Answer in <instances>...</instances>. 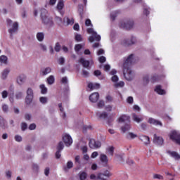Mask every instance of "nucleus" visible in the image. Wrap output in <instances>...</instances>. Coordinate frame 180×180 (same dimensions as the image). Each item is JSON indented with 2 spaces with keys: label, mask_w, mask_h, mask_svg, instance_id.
Returning <instances> with one entry per match:
<instances>
[{
  "label": "nucleus",
  "mask_w": 180,
  "mask_h": 180,
  "mask_svg": "<svg viewBox=\"0 0 180 180\" xmlns=\"http://www.w3.org/2000/svg\"><path fill=\"white\" fill-rule=\"evenodd\" d=\"M41 20L43 25L48 26V27H51L54 22H53V18L49 16V13L47 10L42 8L41 9Z\"/></svg>",
  "instance_id": "1"
},
{
  "label": "nucleus",
  "mask_w": 180,
  "mask_h": 180,
  "mask_svg": "<svg viewBox=\"0 0 180 180\" xmlns=\"http://www.w3.org/2000/svg\"><path fill=\"white\" fill-rule=\"evenodd\" d=\"M134 26V21L131 19L124 20L119 23V27L125 30H130Z\"/></svg>",
  "instance_id": "2"
},
{
  "label": "nucleus",
  "mask_w": 180,
  "mask_h": 180,
  "mask_svg": "<svg viewBox=\"0 0 180 180\" xmlns=\"http://www.w3.org/2000/svg\"><path fill=\"white\" fill-rule=\"evenodd\" d=\"M87 33H89V34H91V36L89 37V41H90V43H94V41H101V35L98 34L94 29H87Z\"/></svg>",
  "instance_id": "3"
},
{
  "label": "nucleus",
  "mask_w": 180,
  "mask_h": 180,
  "mask_svg": "<svg viewBox=\"0 0 180 180\" xmlns=\"http://www.w3.org/2000/svg\"><path fill=\"white\" fill-rule=\"evenodd\" d=\"M123 75L127 81H133L134 78V72L130 67H123Z\"/></svg>",
  "instance_id": "4"
},
{
  "label": "nucleus",
  "mask_w": 180,
  "mask_h": 180,
  "mask_svg": "<svg viewBox=\"0 0 180 180\" xmlns=\"http://www.w3.org/2000/svg\"><path fill=\"white\" fill-rule=\"evenodd\" d=\"M26 97H25V105L29 106L33 102V98H34V93H33V89L29 87L27 89L26 91Z\"/></svg>",
  "instance_id": "5"
},
{
  "label": "nucleus",
  "mask_w": 180,
  "mask_h": 180,
  "mask_svg": "<svg viewBox=\"0 0 180 180\" xmlns=\"http://www.w3.org/2000/svg\"><path fill=\"white\" fill-rule=\"evenodd\" d=\"M19 29V23L14 22L11 28L8 29V33L10 34V39H13V34L18 32Z\"/></svg>",
  "instance_id": "6"
},
{
  "label": "nucleus",
  "mask_w": 180,
  "mask_h": 180,
  "mask_svg": "<svg viewBox=\"0 0 180 180\" xmlns=\"http://www.w3.org/2000/svg\"><path fill=\"white\" fill-rule=\"evenodd\" d=\"M136 38H134V37H132L131 39H123L121 44L125 47H129V46H133V44H136Z\"/></svg>",
  "instance_id": "7"
},
{
  "label": "nucleus",
  "mask_w": 180,
  "mask_h": 180,
  "mask_svg": "<svg viewBox=\"0 0 180 180\" xmlns=\"http://www.w3.org/2000/svg\"><path fill=\"white\" fill-rule=\"evenodd\" d=\"M134 61V54L129 55L127 58L124 60L123 67H130Z\"/></svg>",
  "instance_id": "8"
},
{
  "label": "nucleus",
  "mask_w": 180,
  "mask_h": 180,
  "mask_svg": "<svg viewBox=\"0 0 180 180\" xmlns=\"http://www.w3.org/2000/svg\"><path fill=\"white\" fill-rule=\"evenodd\" d=\"M89 146L90 148H101L102 143L99 141H96L95 139H90L89 142Z\"/></svg>",
  "instance_id": "9"
},
{
  "label": "nucleus",
  "mask_w": 180,
  "mask_h": 180,
  "mask_svg": "<svg viewBox=\"0 0 180 180\" xmlns=\"http://www.w3.org/2000/svg\"><path fill=\"white\" fill-rule=\"evenodd\" d=\"M63 141L65 143L66 147H70L72 144V138L69 134H65L63 136Z\"/></svg>",
  "instance_id": "10"
},
{
  "label": "nucleus",
  "mask_w": 180,
  "mask_h": 180,
  "mask_svg": "<svg viewBox=\"0 0 180 180\" xmlns=\"http://www.w3.org/2000/svg\"><path fill=\"white\" fill-rule=\"evenodd\" d=\"M119 123L130 124V116L127 115H122L118 119Z\"/></svg>",
  "instance_id": "11"
},
{
  "label": "nucleus",
  "mask_w": 180,
  "mask_h": 180,
  "mask_svg": "<svg viewBox=\"0 0 180 180\" xmlns=\"http://www.w3.org/2000/svg\"><path fill=\"white\" fill-rule=\"evenodd\" d=\"M154 144H157L158 146H162L164 144V139L162 137L157 136V134H154L153 138Z\"/></svg>",
  "instance_id": "12"
},
{
  "label": "nucleus",
  "mask_w": 180,
  "mask_h": 180,
  "mask_svg": "<svg viewBox=\"0 0 180 180\" xmlns=\"http://www.w3.org/2000/svg\"><path fill=\"white\" fill-rule=\"evenodd\" d=\"M98 179L101 180H109V178H110V174L109 172H105L103 173H98L97 175Z\"/></svg>",
  "instance_id": "13"
},
{
  "label": "nucleus",
  "mask_w": 180,
  "mask_h": 180,
  "mask_svg": "<svg viewBox=\"0 0 180 180\" xmlns=\"http://www.w3.org/2000/svg\"><path fill=\"white\" fill-rule=\"evenodd\" d=\"M50 72H51V68L50 67L43 68L41 69L39 72V75L41 77H46V75H48V74H50Z\"/></svg>",
  "instance_id": "14"
},
{
  "label": "nucleus",
  "mask_w": 180,
  "mask_h": 180,
  "mask_svg": "<svg viewBox=\"0 0 180 180\" xmlns=\"http://www.w3.org/2000/svg\"><path fill=\"white\" fill-rule=\"evenodd\" d=\"M89 99L90 101L92 102V103H96V102H98V101L99 100V93H93L91 95L89 96Z\"/></svg>",
  "instance_id": "15"
},
{
  "label": "nucleus",
  "mask_w": 180,
  "mask_h": 180,
  "mask_svg": "<svg viewBox=\"0 0 180 180\" xmlns=\"http://www.w3.org/2000/svg\"><path fill=\"white\" fill-rule=\"evenodd\" d=\"M26 79H27L26 75H20L16 79V82L19 85H23V84L26 82Z\"/></svg>",
  "instance_id": "16"
},
{
  "label": "nucleus",
  "mask_w": 180,
  "mask_h": 180,
  "mask_svg": "<svg viewBox=\"0 0 180 180\" xmlns=\"http://www.w3.org/2000/svg\"><path fill=\"white\" fill-rule=\"evenodd\" d=\"M0 127L3 129V130H6V129H8V122L4 117L0 115Z\"/></svg>",
  "instance_id": "17"
},
{
  "label": "nucleus",
  "mask_w": 180,
  "mask_h": 180,
  "mask_svg": "<svg viewBox=\"0 0 180 180\" xmlns=\"http://www.w3.org/2000/svg\"><path fill=\"white\" fill-rule=\"evenodd\" d=\"M148 123H149V124H153L154 126H162V123L160 121L153 117L148 118Z\"/></svg>",
  "instance_id": "18"
},
{
  "label": "nucleus",
  "mask_w": 180,
  "mask_h": 180,
  "mask_svg": "<svg viewBox=\"0 0 180 180\" xmlns=\"http://www.w3.org/2000/svg\"><path fill=\"white\" fill-rule=\"evenodd\" d=\"M130 129H131V125H130L129 123H126L120 127V130L123 134L129 131Z\"/></svg>",
  "instance_id": "19"
},
{
  "label": "nucleus",
  "mask_w": 180,
  "mask_h": 180,
  "mask_svg": "<svg viewBox=\"0 0 180 180\" xmlns=\"http://www.w3.org/2000/svg\"><path fill=\"white\" fill-rule=\"evenodd\" d=\"M139 139L143 144H145V146H148V144H150V137L147 136L141 135L139 136Z\"/></svg>",
  "instance_id": "20"
},
{
  "label": "nucleus",
  "mask_w": 180,
  "mask_h": 180,
  "mask_svg": "<svg viewBox=\"0 0 180 180\" xmlns=\"http://www.w3.org/2000/svg\"><path fill=\"white\" fill-rule=\"evenodd\" d=\"M167 154H169L172 158H174L176 161L180 160V155L179 153L175 152V151H171L168 150Z\"/></svg>",
  "instance_id": "21"
},
{
  "label": "nucleus",
  "mask_w": 180,
  "mask_h": 180,
  "mask_svg": "<svg viewBox=\"0 0 180 180\" xmlns=\"http://www.w3.org/2000/svg\"><path fill=\"white\" fill-rule=\"evenodd\" d=\"M78 63H80V64L83 65L84 68H88L89 67V61L85 60L84 58H80V59L78 60Z\"/></svg>",
  "instance_id": "22"
},
{
  "label": "nucleus",
  "mask_w": 180,
  "mask_h": 180,
  "mask_svg": "<svg viewBox=\"0 0 180 180\" xmlns=\"http://www.w3.org/2000/svg\"><path fill=\"white\" fill-rule=\"evenodd\" d=\"M9 72H11V69L6 68L1 72V79H6L8 78V75H9Z\"/></svg>",
  "instance_id": "23"
},
{
  "label": "nucleus",
  "mask_w": 180,
  "mask_h": 180,
  "mask_svg": "<svg viewBox=\"0 0 180 180\" xmlns=\"http://www.w3.org/2000/svg\"><path fill=\"white\" fill-rule=\"evenodd\" d=\"M88 88L91 90L99 89V88H101V84H99L98 83H89Z\"/></svg>",
  "instance_id": "24"
},
{
  "label": "nucleus",
  "mask_w": 180,
  "mask_h": 180,
  "mask_svg": "<svg viewBox=\"0 0 180 180\" xmlns=\"http://www.w3.org/2000/svg\"><path fill=\"white\" fill-rule=\"evenodd\" d=\"M155 92H157L159 95H165L166 94L165 90L162 89L160 85L156 86Z\"/></svg>",
  "instance_id": "25"
},
{
  "label": "nucleus",
  "mask_w": 180,
  "mask_h": 180,
  "mask_svg": "<svg viewBox=\"0 0 180 180\" xmlns=\"http://www.w3.org/2000/svg\"><path fill=\"white\" fill-rule=\"evenodd\" d=\"M54 81H56V79L54 78V76L51 75L46 79V82L49 85H53L54 84Z\"/></svg>",
  "instance_id": "26"
},
{
  "label": "nucleus",
  "mask_w": 180,
  "mask_h": 180,
  "mask_svg": "<svg viewBox=\"0 0 180 180\" xmlns=\"http://www.w3.org/2000/svg\"><path fill=\"white\" fill-rule=\"evenodd\" d=\"M78 12L80 15V18L81 19H83V15H84V6H82V4H79L78 6Z\"/></svg>",
  "instance_id": "27"
},
{
  "label": "nucleus",
  "mask_w": 180,
  "mask_h": 180,
  "mask_svg": "<svg viewBox=\"0 0 180 180\" xmlns=\"http://www.w3.org/2000/svg\"><path fill=\"white\" fill-rule=\"evenodd\" d=\"M120 12L119 11H112L111 13H110V19L111 20H116V18H117V15H119Z\"/></svg>",
  "instance_id": "28"
},
{
  "label": "nucleus",
  "mask_w": 180,
  "mask_h": 180,
  "mask_svg": "<svg viewBox=\"0 0 180 180\" xmlns=\"http://www.w3.org/2000/svg\"><path fill=\"white\" fill-rule=\"evenodd\" d=\"M37 39L38 41H43V40H44V33L38 32L37 34Z\"/></svg>",
  "instance_id": "29"
},
{
  "label": "nucleus",
  "mask_w": 180,
  "mask_h": 180,
  "mask_svg": "<svg viewBox=\"0 0 180 180\" xmlns=\"http://www.w3.org/2000/svg\"><path fill=\"white\" fill-rule=\"evenodd\" d=\"M132 120H134V122H136V123H140L143 121V119L139 118L137 115L134 113L132 114Z\"/></svg>",
  "instance_id": "30"
},
{
  "label": "nucleus",
  "mask_w": 180,
  "mask_h": 180,
  "mask_svg": "<svg viewBox=\"0 0 180 180\" xmlns=\"http://www.w3.org/2000/svg\"><path fill=\"white\" fill-rule=\"evenodd\" d=\"M0 63H1V64H8V57H6V56H0Z\"/></svg>",
  "instance_id": "31"
},
{
  "label": "nucleus",
  "mask_w": 180,
  "mask_h": 180,
  "mask_svg": "<svg viewBox=\"0 0 180 180\" xmlns=\"http://www.w3.org/2000/svg\"><path fill=\"white\" fill-rule=\"evenodd\" d=\"M1 109L4 113H8L9 112V105L8 104H2Z\"/></svg>",
  "instance_id": "32"
},
{
  "label": "nucleus",
  "mask_w": 180,
  "mask_h": 180,
  "mask_svg": "<svg viewBox=\"0 0 180 180\" xmlns=\"http://www.w3.org/2000/svg\"><path fill=\"white\" fill-rule=\"evenodd\" d=\"M148 82H150V77L148 75H146L143 77V84L144 86H146L148 84Z\"/></svg>",
  "instance_id": "33"
},
{
  "label": "nucleus",
  "mask_w": 180,
  "mask_h": 180,
  "mask_svg": "<svg viewBox=\"0 0 180 180\" xmlns=\"http://www.w3.org/2000/svg\"><path fill=\"white\" fill-rule=\"evenodd\" d=\"M39 88L41 89V94H43L44 95H46L47 94V87L44 84H41L39 86Z\"/></svg>",
  "instance_id": "34"
},
{
  "label": "nucleus",
  "mask_w": 180,
  "mask_h": 180,
  "mask_svg": "<svg viewBox=\"0 0 180 180\" xmlns=\"http://www.w3.org/2000/svg\"><path fill=\"white\" fill-rule=\"evenodd\" d=\"M79 176L80 180H86L87 174L85 172H81L79 173Z\"/></svg>",
  "instance_id": "35"
},
{
  "label": "nucleus",
  "mask_w": 180,
  "mask_h": 180,
  "mask_svg": "<svg viewBox=\"0 0 180 180\" xmlns=\"http://www.w3.org/2000/svg\"><path fill=\"white\" fill-rule=\"evenodd\" d=\"M74 166V163H72V162L69 161L68 162L66 167H64V170L67 171V169H71V168H72V167Z\"/></svg>",
  "instance_id": "36"
},
{
  "label": "nucleus",
  "mask_w": 180,
  "mask_h": 180,
  "mask_svg": "<svg viewBox=\"0 0 180 180\" xmlns=\"http://www.w3.org/2000/svg\"><path fill=\"white\" fill-rule=\"evenodd\" d=\"M40 169V167L38 166L37 164L32 165V170L35 174H38L39 171Z\"/></svg>",
  "instance_id": "37"
},
{
  "label": "nucleus",
  "mask_w": 180,
  "mask_h": 180,
  "mask_svg": "<svg viewBox=\"0 0 180 180\" xmlns=\"http://www.w3.org/2000/svg\"><path fill=\"white\" fill-rule=\"evenodd\" d=\"M63 8H64V1L63 0H60L58 3L57 8L59 11H61V9H63Z\"/></svg>",
  "instance_id": "38"
},
{
  "label": "nucleus",
  "mask_w": 180,
  "mask_h": 180,
  "mask_svg": "<svg viewBox=\"0 0 180 180\" xmlns=\"http://www.w3.org/2000/svg\"><path fill=\"white\" fill-rule=\"evenodd\" d=\"M39 102L42 103V105H46V103L49 102V98L47 97H41L39 98Z\"/></svg>",
  "instance_id": "39"
},
{
  "label": "nucleus",
  "mask_w": 180,
  "mask_h": 180,
  "mask_svg": "<svg viewBox=\"0 0 180 180\" xmlns=\"http://www.w3.org/2000/svg\"><path fill=\"white\" fill-rule=\"evenodd\" d=\"M5 175H6V178H7V179H12V171H11V170L6 171Z\"/></svg>",
  "instance_id": "40"
},
{
  "label": "nucleus",
  "mask_w": 180,
  "mask_h": 180,
  "mask_svg": "<svg viewBox=\"0 0 180 180\" xmlns=\"http://www.w3.org/2000/svg\"><path fill=\"white\" fill-rule=\"evenodd\" d=\"M23 98V92L22 91H17L15 93V98L16 99H22Z\"/></svg>",
  "instance_id": "41"
},
{
  "label": "nucleus",
  "mask_w": 180,
  "mask_h": 180,
  "mask_svg": "<svg viewBox=\"0 0 180 180\" xmlns=\"http://www.w3.org/2000/svg\"><path fill=\"white\" fill-rule=\"evenodd\" d=\"M96 115L98 116L100 119H106V117H108V113L106 112H102L101 114L97 113Z\"/></svg>",
  "instance_id": "42"
},
{
  "label": "nucleus",
  "mask_w": 180,
  "mask_h": 180,
  "mask_svg": "<svg viewBox=\"0 0 180 180\" xmlns=\"http://www.w3.org/2000/svg\"><path fill=\"white\" fill-rule=\"evenodd\" d=\"M115 88H123V86H124V82L121 81V82H119L118 83H115Z\"/></svg>",
  "instance_id": "43"
},
{
  "label": "nucleus",
  "mask_w": 180,
  "mask_h": 180,
  "mask_svg": "<svg viewBox=\"0 0 180 180\" xmlns=\"http://www.w3.org/2000/svg\"><path fill=\"white\" fill-rule=\"evenodd\" d=\"M153 179L164 180V176L161 174H153Z\"/></svg>",
  "instance_id": "44"
},
{
  "label": "nucleus",
  "mask_w": 180,
  "mask_h": 180,
  "mask_svg": "<svg viewBox=\"0 0 180 180\" xmlns=\"http://www.w3.org/2000/svg\"><path fill=\"white\" fill-rule=\"evenodd\" d=\"M107 151H108V154H110V155H111V157H113V153H115V148H113L112 146L109 147L107 149Z\"/></svg>",
  "instance_id": "45"
},
{
  "label": "nucleus",
  "mask_w": 180,
  "mask_h": 180,
  "mask_svg": "<svg viewBox=\"0 0 180 180\" xmlns=\"http://www.w3.org/2000/svg\"><path fill=\"white\" fill-rule=\"evenodd\" d=\"M100 160L102 162H108V156L105 155L101 154L100 157Z\"/></svg>",
  "instance_id": "46"
},
{
  "label": "nucleus",
  "mask_w": 180,
  "mask_h": 180,
  "mask_svg": "<svg viewBox=\"0 0 180 180\" xmlns=\"http://www.w3.org/2000/svg\"><path fill=\"white\" fill-rule=\"evenodd\" d=\"M63 148H64V143L62 141L59 142L57 146L58 151H61L62 150H63Z\"/></svg>",
  "instance_id": "47"
},
{
  "label": "nucleus",
  "mask_w": 180,
  "mask_h": 180,
  "mask_svg": "<svg viewBox=\"0 0 180 180\" xmlns=\"http://www.w3.org/2000/svg\"><path fill=\"white\" fill-rule=\"evenodd\" d=\"M65 20L67 22V25H71L74 23V18H65Z\"/></svg>",
  "instance_id": "48"
},
{
  "label": "nucleus",
  "mask_w": 180,
  "mask_h": 180,
  "mask_svg": "<svg viewBox=\"0 0 180 180\" xmlns=\"http://www.w3.org/2000/svg\"><path fill=\"white\" fill-rule=\"evenodd\" d=\"M55 51H56V53H58L60 51V50H61V46L60 45V43L57 42L55 45Z\"/></svg>",
  "instance_id": "49"
},
{
  "label": "nucleus",
  "mask_w": 180,
  "mask_h": 180,
  "mask_svg": "<svg viewBox=\"0 0 180 180\" xmlns=\"http://www.w3.org/2000/svg\"><path fill=\"white\" fill-rule=\"evenodd\" d=\"M21 130L22 131H25V130H27V124L26 122L21 123Z\"/></svg>",
  "instance_id": "50"
},
{
  "label": "nucleus",
  "mask_w": 180,
  "mask_h": 180,
  "mask_svg": "<svg viewBox=\"0 0 180 180\" xmlns=\"http://www.w3.org/2000/svg\"><path fill=\"white\" fill-rule=\"evenodd\" d=\"M25 120H27L28 122H30L32 120V114L26 113L24 116Z\"/></svg>",
  "instance_id": "51"
},
{
  "label": "nucleus",
  "mask_w": 180,
  "mask_h": 180,
  "mask_svg": "<svg viewBox=\"0 0 180 180\" xmlns=\"http://www.w3.org/2000/svg\"><path fill=\"white\" fill-rule=\"evenodd\" d=\"M65 63V59L64 58V57H60L58 58V63L60 65H64Z\"/></svg>",
  "instance_id": "52"
},
{
  "label": "nucleus",
  "mask_w": 180,
  "mask_h": 180,
  "mask_svg": "<svg viewBox=\"0 0 180 180\" xmlns=\"http://www.w3.org/2000/svg\"><path fill=\"white\" fill-rule=\"evenodd\" d=\"M75 40L76 41H82V36L79 34H77L75 35Z\"/></svg>",
  "instance_id": "53"
},
{
  "label": "nucleus",
  "mask_w": 180,
  "mask_h": 180,
  "mask_svg": "<svg viewBox=\"0 0 180 180\" xmlns=\"http://www.w3.org/2000/svg\"><path fill=\"white\" fill-rule=\"evenodd\" d=\"M39 47L41 50H42V51H44V52L47 51V46L44 44H40Z\"/></svg>",
  "instance_id": "54"
},
{
  "label": "nucleus",
  "mask_w": 180,
  "mask_h": 180,
  "mask_svg": "<svg viewBox=\"0 0 180 180\" xmlns=\"http://www.w3.org/2000/svg\"><path fill=\"white\" fill-rule=\"evenodd\" d=\"M82 75H83V77H84V78H88V77H89V72H88L85 70H83Z\"/></svg>",
  "instance_id": "55"
},
{
  "label": "nucleus",
  "mask_w": 180,
  "mask_h": 180,
  "mask_svg": "<svg viewBox=\"0 0 180 180\" xmlns=\"http://www.w3.org/2000/svg\"><path fill=\"white\" fill-rule=\"evenodd\" d=\"M97 106L99 108H103V106H105V102H103V101H100L98 103H97Z\"/></svg>",
  "instance_id": "56"
},
{
  "label": "nucleus",
  "mask_w": 180,
  "mask_h": 180,
  "mask_svg": "<svg viewBox=\"0 0 180 180\" xmlns=\"http://www.w3.org/2000/svg\"><path fill=\"white\" fill-rule=\"evenodd\" d=\"M127 102L128 103H129L130 105H132L133 102H134V99H133V97L132 96H129L127 98Z\"/></svg>",
  "instance_id": "57"
},
{
  "label": "nucleus",
  "mask_w": 180,
  "mask_h": 180,
  "mask_svg": "<svg viewBox=\"0 0 180 180\" xmlns=\"http://www.w3.org/2000/svg\"><path fill=\"white\" fill-rule=\"evenodd\" d=\"M82 49V45L81 44H77L75 46V51H79V50H81Z\"/></svg>",
  "instance_id": "58"
},
{
  "label": "nucleus",
  "mask_w": 180,
  "mask_h": 180,
  "mask_svg": "<svg viewBox=\"0 0 180 180\" xmlns=\"http://www.w3.org/2000/svg\"><path fill=\"white\" fill-rule=\"evenodd\" d=\"M128 136L130 137V139H136V137H137V134L132 132L128 133Z\"/></svg>",
  "instance_id": "59"
},
{
  "label": "nucleus",
  "mask_w": 180,
  "mask_h": 180,
  "mask_svg": "<svg viewBox=\"0 0 180 180\" xmlns=\"http://www.w3.org/2000/svg\"><path fill=\"white\" fill-rule=\"evenodd\" d=\"M1 95H2L3 99H5V98H8V91H4L1 93Z\"/></svg>",
  "instance_id": "60"
},
{
  "label": "nucleus",
  "mask_w": 180,
  "mask_h": 180,
  "mask_svg": "<svg viewBox=\"0 0 180 180\" xmlns=\"http://www.w3.org/2000/svg\"><path fill=\"white\" fill-rule=\"evenodd\" d=\"M143 13L148 16V15H150V10L146 7L143 8Z\"/></svg>",
  "instance_id": "61"
},
{
  "label": "nucleus",
  "mask_w": 180,
  "mask_h": 180,
  "mask_svg": "<svg viewBox=\"0 0 180 180\" xmlns=\"http://www.w3.org/2000/svg\"><path fill=\"white\" fill-rule=\"evenodd\" d=\"M35 129H36V124L32 123V124H30V126H29L30 130H34Z\"/></svg>",
  "instance_id": "62"
},
{
  "label": "nucleus",
  "mask_w": 180,
  "mask_h": 180,
  "mask_svg": "<svg viewBox=\"0 0 180 180\" xmlns=\"http://www.w3.org/2000/svg\"><path fill=\"white\" fill-rule=\"evenodd\" d=\"M159 78H158V75H155L152 77V81L153 82H155L157 81H158Z\"/></svg>",
  "instance_id": "63"
},
{
  "label": "nucleus",
  "mask_w": 180,
  "mask_h": 180,
  "mask_svg": "<svg viewBox=\"0 0 180 180\" xmlns=\"http://www.w3.org/2000/svg\"><path fill=\"white\" fill-rule=\"evenodd\" d=\"M15 141L20 142V141H22V136H20L19 135H16L15 136Z\"/></svg>",
  "instance_id": "64"
}]
</instances>
